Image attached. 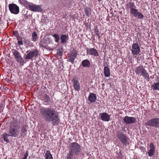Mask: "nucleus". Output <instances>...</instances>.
I'll use <instances>...</instances> for the list:
<instances>
[{"label":"nucleus","instance_id":"obj_1","mask_svg":"<svg viewBox=\"0 0 159 159\" xmlns=\"http://www.w3.org/2000/svg\"><path fill=\"white\" fill-rule=\"evenodd\" d=\"M41 116L47 122H52L53 125H58L60 119L58 112L50 108L42 107L39 109Z\"/></svg>","mask_w":159,"mask_h":159},{"label":"nucleus","instance_id":"obj_2","mask_svg":"<svg viewBox=\"0 0 159 159\" xmlns=\"http://www.w3.org/2000/svg\"><path fill=\"white\" fill-rule=\"evenodd\" d=\"M20 122L17 119H13L10 122L8 133L11 136L16 137L19 133Z\"/></svg>","mask_w":159,"mask_h":159},{"label":"nucleus","instance_id":"obj_3","mask_svg":"<svg viewBox=\"0 0 159 159\" xmlns=\"http://www.w3.org/2000/svg\"><path fill=\"white\" fill-rule=\"evenodd\" d=\"M134 71L136 74L142 75L147 81H149V75L142 65L136 67Z\"/></svg>","mask_w":159,"mask_h":159},{"label":"nucleus","instance_id":"obj_4","mask_svg":"<svg viewBox=\"0 0 159 159\" xmlns=\"http://www.w3.org/2000/svg\"><path fill=\"white\" fill-rule=\"evenodd\" d=\"M116 136L120 142L124 145L128 143V138L122 132L118 131L116 133Z\"/></svg>","mask_w":159,"mask_h":159},{"label":"nucleus","instance_id":"obj_5","mask_svg":"<svg viewBox=\"0 0 159 159\" xmlns=\"http://www.w3.org/2000/svg\"><path fill=\"white\" fill-rule=\"evenodd\" d=\"M130 13L132 15L139 19H143L144 17L143 14L139 11L138 10L134 8L130 9Z\"/></svg>","mask_w":159,"mask_h":159},{"label":"nucleus","instance_id":"obj_6","mask_svg":"<svg viewBox=\"0 0 159 159\" xmlns=\"http://www.w3.org/2000/svg\"><path fill=\"white\" fill-rule=\"evenodd\" d=\"M146 124L148 126L156 128L159 127V118H155L148 120Z\"/></svg>","mask_w":159,"mask_h":159},{"label":"nucleus","instance_id":"obj_7","mask_svg":"<svg viewBox=\"0 0 159 159\" xmlns=\"http://www.w3.org/2000/svg\"><path fill=\"white\" fill-rule=\"evenodd\" d=\"M27 54L26 55L25 58L26 59H31L34 57H36L37 56L39 52L37 50H34L33 51L31 50L27 51L26 52Z\"/></svg>","mask_w":159,"mask_h":159},{"label":"nucleus","instance_id":"obj_8","mask_svg":"<svg viewBox=\"0 0 159 159\" xmlns=\"http://www.w3.org/2000/svg\"><path fill=\"white\" fill-rule=\"evenodd\" d=\"M9 10L11 13L14 14H17L19 12V8L16 4H10L9 5Z\"/></svg>","mask_w":159,"mask_h":159},{"label":"nucleus","instance_id":"obj_9","mask_svg":"<svg viewBox=\"0 0 159 159\" xmlns=\"http://www.w3.org/2000/svg\"><path fill=\"white\" fill-rule=\"evenodd\" d=\"M131 51L133 55H137L140 52V49L138 43L134 42L132 45Z\"/></svg>","mask_w":159,"mask_h":159},{"label":"nucleus","instance_id":"obj_10","mask_svg":"<svg viewBox=\"0 0 159 159\" xmlns=\"http://www.w3.org/2000/svg\"><path fill=\"white\" fill-rule=\"evenodd\" d=\"M77 52L76 50L73 49L71 50L68 57V61L72 64H74L75 60L77 57Z\"/></svg>","mask_w":159,"mask_h":159},{"label":"nucleus","instance_id":"obj_11","mask_svg":"<svg viewBox=\"0 0 159 159\" xmlns=\"http://www.w3.org/2000/svg\"><path fill=\"white\" fill-rule=\"evenodd\" d=\"M13 54L16 60L20 65H23L24 61L23 60L20 52L17 50H15L13 52Z\"/></svg>","mask_w":159,"mask_h":159},{"label":"nucleus","instance_id":"obj_12","mask_svg":"<svg viewBox=\"0 0 159 159\" xmlns=\"http://www.w3.org/2000/svg\"><path fill=\"white\" fill-rule=\"evenodd\" d=\"M29 9L33 11H41V8L39 5H37L34 3H30L28 5V7Z\"/></svg>","mask_w":159,"mask_h":159},{"label":"nucleus","instance_id":"obj_13","mask_svg":"<svg viewBox=\"0 0 159 159\" xmlns=\"http://www.w3.org/2000/svg\"><path fill=\"white\" fill-rule=\"evenodd\" d=\"M72 82L74 89L76 91H79L80 89V87L78 78L76 77H73L72 78Z\"/></svg>","mask_w":159,"mask_h":159},{"label":"nucleus","instance_id":"obj_14","mask_svg":"<svg viewBox=\"0 0 159 159\" xmlns=\"http://www.w3.org/2000/svg\"><path fill=\"white\" fill-rule=\"evenodd\" d=\"M124 122L126 124L134 123L136 121V119L134 117L125 116L123 119Z\"/></svg>","mask_w":159,"mask_h":159},{"label":"nucleus","instance_id":"obj_15","mask_svg":"<svg viewBox=\"0 0 159 159\" xmlns=\"http://www.w3.org/2000/svg\"><path fill=\"white\" fill-rule=\"evenodd\" d=\"M87 53L93 56L97 57L98 56L97 51L94 48H88L87 49Z\"/></svg>","mask_w":159,"mask_h":159},{"label":"nucleus","instance_id":"obj_16","mask_svg":"<svg viewBox=\"0 0 159 159\" xmlns=\"http://www.w3.org/2000/svg\"><path fill=\"white\" fill-rule=\"evenodd\" d=\"M101 116V118L102 120L108 121L110 120V116L107 113L103 112L100 115Z\"/></svg>","mask_w":159,"mask_h":159},{"label":"nucleus","instance_id":"obj_17","mask_svg":"<svg viewBox=\"0 0 159 159\" xmlns=\"http://www.w3.org/2000/svg\"><path fill=\"white\" fill-rule=\"evenodd\" d=\"M68 35L62 34L61 35L60 39L61 41V43L63 44L66 43L68 39Z\"/></svg>","mask_w":159,"mask_h":159},{"label":"nucleus","instance_id":"obj_18","mask_svg":"<svg viewBox=\"0 0 159 159\" xmlns=\"http://www.w3.org/2000/svg\"><path fill=\"white\" fill-rule=\"evenodd\" d=\"M97 97L95 94L93 93L90 94L88 99L91 102H94L96 100Z\"/></svg>","mask_w":159,"mask_h":159},{"label":"nucleus","instance_id":"obj_19","mask_svg":"<svg viewBox=\"0 0 159 159\" xmlns=\"http://www.w3.org/2000/svg\"><path fill=\"white\" fill-rule=\"evenodd\" d=\"M70 149H79L80 145L76 142L71 143L70 145Z\"/></svg>","mask_w":159,"mask_h":159},{"label":"nucleus","instance_id":"obj_20","mask_svg":"<svg viewBox=\"0 0 159 159\" xmlns=\"http://www.w3.org/2000/svg\"><path fill=\"white\" fill-rule=\"evenodd\" d=\"M104 75L105 77H108L110 75V69L109 68L104 65Z\"/></svg>","mask_w":159,"mask_h":159},{"label":"nucleus","instance_id":"obj_21","mask_svg":"<svg viewBox=\"0 0 159 159\" xmlns=\"http://www.w3.org/2000/svg\"><path fill=\"white\" fill-rule=\"evenodd\" d=\"M82 65L84 67H89L90 66V63L88 60L85 59L82 61Z\"/></svg>","mask_w":159,"mask_h":159},{"label":"nucleus","instance_id":"obj_22","mask_svg":"<svg viewBox=\"0 0 159 159\" xmlns=\"http://www.w3.org/2000/svg\"><path fill=\"white\" fill-rule=\"evenodd\" d=\"M27 126L26 125H24L21 128V136L24 137L26 135L27 131Z\"/></svg>","mask_w":159,"mask_h":159},{"label":"nucleus","instance_id":"obj_23","mask_svg":"<svg viewBox=\"0 0 159 159\" xmlns=\"http://www.w3.org/2000/svg\"><path fill=\"white\" fill-rule=\"evenodd\" d=\"M151 86L153 91L159 90V82L154 83L151 85Z\"/></svg>","mask_w":159,"mask_h":159},{"label":"nucleus","instance_id":"obj_24","mask_svg":"<svg viewBox=\"0 0 159 159\" xmlns=\"http://www.w3.org/2000/svg\"><path fill=\"white\" fill-rule=\"evenodd\" d=\"M2 137L3 139L4 140L7 142H9V139H8V138L10 136V134H7L6 133H4L3 134H2Z\"/></svg>","mask_w":159,"mask_h":159},{"label":"nucleus","instance_id":"obj_25","mask_svg":"<svg viewBox=\"0 0 159 159\" xmlns=\"http://www.w3.org/2000/svg\"><path fill=\"white\" fill-rule=\"evenodd\" d=\"M76 150H70L67 154V159H72V157L73 155V151Z\"/></svg>","mask_w":159,"mask_h":159},{"label":"nucleus","instance_id":"obj_26","mask_svg":"<svg viewBox=\"0 0 159 159\" xmlns=\"http://www.w3.org/2000/svg\"><path fill=\"white\" fill-rule=\"evenodd\" d=\"M44 100H45V101H44V102L49 104L51 102V100L49 96L47 94H45L44 96ZM42 100H43V99H42Z\"/></svg>","mask_w":159,"mask_h":159},{"label":"nucleus","instance_id":"obj_27","mask_svg":"<svg viewBox=\"0 0 159 159\" xmlns=\"http://www.w3.org/2000/svg\"><path fill=\"white\" fill-rule=\"evenodd\" d=\"M20 2L22 4L25 6V7L28 8V5H29L30 3L29 2L27 1L26 0H19Z\"/></svg>","mask_w":159,"mask_h":159},{"label":"nucleus","instance_id":"obj_28","mask_svg":"<svg viewBox=\"0 0 159 159\" xmlns=\"http://www.w3.org/2000/svg\"><path fill=\"white\" fill-rule=\"evenodd\" d=\"M32 41L36 42L38 39L37 34L35 32H33L32 34Z\"/></svg>","mask_w":159,"mask_h":159},{"label":"nucleus","instance_id":"obj_29","mask_svg":"<svg viewBox=\"0 0 159 159\" xmlns=\"http://www.w3.org/2000/svg\"><path fill=\"white\" fill-rule=\"evenodd\" d=\"M46 159H52V156L49 151H48L45 154Z\"/></svg>","mask_w":159,"mask_h":159},{"label":"nucleus","instance_id":"obj_30","mask_svg":"<svg viewBox=\"0 0 159 159\" xmlns=\"http://www.w3.org/2000/svg\"><path fill=\"white\" fill-rule=\"evenodd\" d=\"M52 36L54 37V39L56 42H58L59 40V36L57 34H54L52 35Z\"/></svg>","mask_w":159,"mask_h":159},{"label":"nucleus","instance_id":"obj_31","mask_svg":"<svg viewBox=\"0 0 159 159\" xmlns=\"http://www.w3.org/2000/svg\"><path fill=\"white\" fill-rule=\"evenodd\" d=\"M63 52V51L62 48L59 49L57 50V54L58 56H61Z\"/></svg>","mask_w":159,"mask_h":159},{"label":"nucleus","instance_id":"obj_32","mask_svg":"<svg viewBox=\"0 0 159 159\" xmlns=\"http://www.w3.org/2000/svg\"><path fill=\"white\" fill-rule=\"evenodd\" d=\"M155 152V150H149L148 152V155L149 156L151 157L152 155H153Z\"/></svg>","mask_w":159,"mask_h":159},{"label":"nucleus","instance_id":"obj_33","mask_svg":"<svg viewBox=\"0 0 159 159\" xmlns=\"http://www.w3.org/2000/svg\"><path fill=\"white\" fill-rule=\"evenodd\" d=\"M84 12L85 14L86 15H87L88 16H89L90 12V10L89 9L87 8H85Z\"/></svg>","mask_w":159,"mask_h":159},{"label":"nucleus","instance_id":"obj_34","mask_svg":"<svg viewBox=\"0 0 159 159\" xmlns=\"http://www.w3.org/2000/svg\"><path fill=\"white\" fill-rule=\"evenodd\" d=\"M128 5L129 6V7L130 8H133L135 6L134 3L131 2H130L129 3Z\"/></svg>","mask_w":159,"mask_h":159},{"label":"nucleus","instance_id":"obj_35","mask_svg":"<svg viewBox=\"0 0 159 159\" xmlns=\"http://www.w3.org/2000/svg\"><path fill=\"white\" fill-rule=\"evenodd\" d=\"M116 153L118 155L117 157H120L122 156L120 150H118L116 151Z\"/></svg>","mask_w":159,"mask_h":159},{"label":"nucleus","instance_id":"obj_36","mask_svg":"<svg viewBox=\"0 0 159 159\" xmlns=\"http://www.w3.org/2000/svg\"><path fill=\"white\" fill-rule=\"evenodd\" d=\"M150 149H154L155 146L153 143H151L150 144Z\"/></svg>","mask_w":159,"mask_h":159},{"label":"nucleus","instance_id":"obj_37","mask_svg":"<svg viewBox=\"0 0 159 159\" xmlns=\"http://www.w3.org/2000/svg\"><path fill=\"white\" fill-rule=\"evenodd\" d=\"M73 154H75V155H78L79 153L80 152V151L79 150H76L73 151Z\"/></svg>","mask_w":159,"mask_h":159},{"label":"nucleus","instance_id":"obj_38","mask_svg":"<svg viewBox=\"0 0 159 159\" xmlns=\"http://www.w3.org/2000/svg\"><path fill=\"white\" fill-rule=\"evenodd\" d=\"M14 35L17 37L19 35V33L17 31H15L13 32Z\"/></svg>","mask_w":159,"mask_h":159},{"label":"nucleus","instance_id":"obj_39","mask_svg":"<svg viewBox=\"0 0 159 159\" xmlns=\"http://www.w3.org/2000/svg\"><path fill=\"white\" fill-rule=\"evenodd\" d=\"M28 151H27L26 152V153H25V154L24 155V157L23 158V159H27V157L28 156Z\"/></svg>","mask_w":159,"mask_h":159},{"label":"nucleus","instance_id":"obj_40","mask_svg":"<svg viewBox=\"0 0 159 159\" xmlns=\"http://www.w3.org/2000/svg\"><path fill=\"white\" fill-rule=\"evenodd\" d=\"M18 41H22V38L20 36H18L16 37Z\"/></svg>","mask_w":159,"mask_h":159},{"label":"nucleus","instance_id":"obj_41","mask_svg":"<svg viewBox=\"0 0 159 159\" xmlns=\"http://www.w3.org/2000/svg\"><path fill=\"white\" fill-rule=\"evenodd\" d=\"M17 43L19 45H22L23 43L22 41H18Z\"/></svg>","mask_w":159,"mask_h":159},{"label":"nucleus","instance_id":"obj_42","mask_svg":"<svg viewBox=\"0 0 159 159\" xmlns=\"http://www.w3.org/2000/svg\"><path fill=\"white\" fill-rule=\"evenodd\" d=\"M118 157V159H122L121 157Z\"/></svg>","mask_w":159,"mask_h":159},{"label":"nucleus","instance_id":"obj_43","mask_svg":"<svg viewBox=\"0 0 159 159\" xmlns=\"http://www.w3.org/2000/svg\"><path fill=\"white\" fill-rule=\"evenodd\" d=\"M99 34H98V33H96V35H98Z\"/></svg>","mask_w":159,"mask_h":159},{"label":"nucleus","instance_id":"obj_44","mask_svg":"<svg viewBox=\"0 0 159 159\" xmlns=\"http://www.w3.org/2000/svg\"><path fill=\"white\" fill-rule=\"evenodd\" d=\"M98 37H99V38H100L99 35V34H98Z\"/></svg>","mask_w":159,"mask_h":159},{"label":"nucleus","instance_id":"obj_45","mask_svg":"<svg viewBox=\"0 0 159 159\" xmlns=\"http://www.w3.org/2000/svg\"><path fill=\"white\" fill-rule=\"evenodd\" d=\"M98 37H99V38H100L99 35V34H98Z\"/></svg>","mask_w":159,"mask_h":159},{"label":"nucleus","instance_id":"obj_46","mask_svg":"<svg viewBox=\"0 0 159 159\" xmlns=\"http://www.w3.org/2000/svg\"><path fill=\"white\" fill-rule=\"evenodd\" d=\"M101 0H98V1H99V2H100L101 1Z\"/></svg>","mask_w":159,"mask_h":159}]
</instances>
